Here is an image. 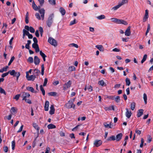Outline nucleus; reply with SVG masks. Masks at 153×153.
<instances>
[{
	"label": "nucleus",
	"mask_w": 153,
	"mask_h": 153,
	"mask_svg": "<svg viewBox=\"0 0 153 153\" xmlns=\"http://www.w3.org/2000/svg\"><path fill=\"white\" fill-rule=\"evenodd\" d=\"M128 2V0H122V2L119 4L121 6H122L124 4L127 3Z\"/></svg>",
	"instance_id": "42"
},
{
	"label": "nucleus",
	"mask_w": 153,
	"mask_h": 153,
	"mask_svg": "<svg viewBox=\"0 0 153 153\" xmlns=\"http://www.w3.org/2000/svg\"><path fill=\"white\" fill-rule=\"evenodd\" d=\"M39 2L40 5L41 6H42L44 3L45 1L44 0H38Z\"/></svg>",
	"instance_id": "54"
},
{
	"label": "nucleus",
	"mask_w": 153,
	"mask_h": 153,
	"mask_svg": "<svg viewBox=\"0 0 153 153\" xmlns=\"http://www.w3.org/2000/svg\"><path fill=\"white\" fill-rule=\"evenodd\" d=\"M72 84V82L71 81H69L65 83L64 85L63 89L65 90V89L69 88Z\"/></svg>",
	"instance_id": "6"
},
{
	"label": "nucleus",
	"mask_w": 153,
	"mask_h": 153,
	"mask_svg": "<svg viewBox=\"0 0 153 153\" xmlns=\"http://www.w3.org/2000/svg\"><path fill=\"white\" fill-rule=\"evenodd\" d=\"M147 57V55L146 54H145L143 56V58L141 61V63H143L146 60Z\"/></svg>",
	"instance_id": "31"
},
{
	"label": "nucleus",
	"mask_w": 153,
	"mask_h": 153,
	"mask_svg": "<svg viewBox=\"0 0 153 153\" xmlns=\"http://www.w3.org/2000/svg\"><path fill=\"white\" fill-rule=\"evenodd\" d=\"M15 73V70H12V71H9L8 72L4 73L6 76H7L9 74H10V75L12 76L14 75V73Z\"/></svg>",
	"instance_id": "21"
},
{
	"label": "nucleus",
	"mask_w": 153,
	"mask_h": 153,
	"mask_svg": "<svg viewBox=\"0 0 153 153\" xmlns=\"http://www.w3.org/2000/svg\"><path fill=\"white\" fill-rule=\"evenodd\" d=\"M20 75V74L19 72H16L15 71V73H14V75H13V76H16V81H18V80L19 78Z\"/></svg>",
	"instance_id": "17"
},
{
	"label": "nucleus",
	"mask_w": 153,
	"mask_h": 153,
	"mask_svg": "<svg viewBox=\"0 0 153 153\" xmlns=\"http://www.w3.org/2000/svg\"><path fill=\"white\" fill-rule=\"evenodd\" d=\"M20 95L19 94H18L16 95L14 97V99H16V100H17L19 99V98L20 97Z\"/></svg>",
	"instance_id": "56"
},
{
	"label": "nucleus",
	"mask_w": 153,
	"mask_h": 153,
	"mask_svg": "<svg viewBox=\"0 0 153 153\" xmlns=\"http://www.w3.org/2000/svg\"><path fill=\"white\" fill-rule=\"evenodd\" d=\"M30 95L27 93L24 92L23 93V94L22 95V97L23 98L22 100H25L26 99L27 97H30Z\"/></svg>",
	"instance_id": "10"
},
{
	"label": "nucleus",
	"mask_w": 153,
	"mask_h": 153,
	"mask_svg": "<svg viewBox=\"0 0 153 153\" xmlns=\"http://www.w3.org/2000/svg\"><path fill=\"white\" fill-rule=\"evenodd\" d=\"M35 16L36 18L38 20H39L41 19V18L40 15L38 13H36L35 14Z\"/></svg>",
	"instance_id": "53"
},
{
	"label": "nucleus",
	"mask_w": 153,
	"mask_h": 153,
	"mask_svg": "<svg viewBox=\"0 0 153 153\" xmlns=\"http://www.w3.org/2000/svg\"><path fill=\"white\" fill-rule=\"evenodd\" d=\"M121 6V5L119 3L118 5L112 8L111 10H116L118 9L119 7H120Z\"/></svg>",
	"instance_id": "29"
},
{
	"label": "nucleus",
	"mask_w": 153,
	"mask_h": 153,
	"mask_svg": "<svg viewBox=\"0 0 153 153\" xmlns=\"http://www.w3.org/2000/svg\"><path fill=\"white\" fill-rule=\"evenodd\" d=\"M49 96H56L57 93L55 92H51L48 93Z\"/></svg>",
	"instance_id": "30"
},
{
	"label": "nucleus",
	"mask_w": 153,
	"mask_h": 153,
	"mask_svg": "<svg viewBox=\"0 0 153 153\" xmlns=\"http://www.w3.org/2000/svg\"><path fill=\"white\" fill-rule=\"evenodd\" d=\"M125 80L126 85L128 86L131 83L129 79H128V78H126V79Z\"/></svg>",
	"instance_id": "32"
},
{
	"label": "nucleus",
	"mask_w": 153,
	"mask_h": 153,
	"mask_svg": "<svg viewBox=\"0 0 153 153\" xmlns=\"http://www.w3.org/2000/svg\"><path fill=\"white\" fill-rule=\"evenodd\" d=\"M37 5L35 4L34 1H33L32 3V7L34 9V10L36 11L37 10Z\"/></svg>",
	"instance_id": "28"
},
{
	"label": "nucleus",
	"mask_w": 153,
	"mask_h": 153,
	"mask_svg": "<svg viewBox=\"0 0 153 153\" xmlns=\"http://www.w3.org/2000/svg\"><path fill=\"white\" fill-rule=\"evenodd\" d=\"M76 20L74 19L73 21H71L70 23V25H73L76 23Z\"/></svg>",
	"instance_id": "60"
},
{
	"label": "nucleus",
	"mask_w": 153,
	"mask_h": 153,
	"mask_svg": "<svg viewBox=\"0 0 153 153\" xmlns=\"http://www.w3.org/2000/svg\"><path fill=\"white\" fill-rule=\"evenodd\" d=\"M55 110V108L53 105H51L50 107L49 114L51 115L53 114L54 113Z\"/></svg>",
	"instance_id": "12"
},
{
	"label": "nucleus",
	"mask_w": 153,
	"mask_h": 153,
	"mask_svg": "<svg viewBox=\"0 0 153 153\" xmlns=\"http://www.w3.org/2000/svg\"><path fill=\"white\" fill-rule=\"evenodd\" d=\"M105 18V16L103 15H101L100 16L97 17V18L99 20H101L104 19Z\"/></svg>",
	"instance_id": "36"
},
{
	"label": "nucleus",
	"mask_w": 153,
	"mask_h": 153,
	"mask_svg": "<svg viewBox=\"0 0 153 153\" xmlns=\"http://www.w3.org/2000/svg\"><path fill=\"white\" fill-rule=\"evenodd\" d=\"M23 33H24L25 35H27V36L30 34L28 31H27L25 29H24L23 30Z\"/></svg>",
	"instance_id": "45"
},
{
	"label": "nucleus",
	"mask_w": 153,
	"mask_h": 153,
	"mask_svg": "<svg viewBox=\"0 0 153 153\" xmlns=\"http://www.w3.org/2000/svg\"><path fill=\"white\" fill-rule=\"evenodd\" d=\"M14 59H15V57L14 56H13L12 57H11V58L10 59V60L8 64V66H10L11 65V64L12 62H13V60Z\"/></svg>",
	"instance_id": "47"
},
{
	"label": "nucleus",
	"mask_w": 153,
	"mask_h": 153,
	"mask_svg": "<svg viewBox=\"0 0 153 153\" xmlns=\"http://www.w3.org/2000/svg\"><path fill=\"white\" fill-rule=\"evenodd\" d=\"M116 140V137L112 135L109 137L107 139V141H109L111 140Z\"/></svg>",
	"instance_id": "22"
},
{
	"label": "nucleus",
	"mask_w": 153,
	"mask_h": 153,
	"mask_svg": "<svg viewBox=\"0 0 153 153\" xmlns=\"http://www.w3.org/2000/svg\"><path fill=\"white\" fill-rule=\"evenodd\" d=\"M152 140V138L151 137V136L149 135L148 137V140L147 142L149 143H150Z\"/></svg>",
	"instance_id": "59"
},
{
	"label": "nucleus",
	"mask_w": 153,
	"mask_h": 153,
	"mask_svg": "<svg viewBox=\"0 0 153 153\" xmlns=\"http://www.w3.org/2000/svg\"><path fill=\"white\" fill-rule=\"evenodd\" d=\"M44 65L43 64L41 65V74L42 76L44 74Z\"/></svg>",
	"instance_id": "43"
},
{
	"label": "nucleus",
	"mask_w": 153,
	"mask_h": 153,
	"mask_svg": "<svg viewBox=\"0 0 153 153\" xmlns=\"http://www.w3.org/2000/svg\"><path fill=\"white\" fill-rule=\"evenodd\" d=\"M114 100H115L116 102L118 103L120 102V97L119 96H117L116 97H114Z\"/></svg>",
	"instance_id": "34"
},
{
	"label": "nucleus",
	"mask_w": 153,
	"mask_h": 153,
	"mask_svg": "<svg viewBox=\"0 0 153 153\" xmlns=\"http://www.w3.org/2000/svg\"><path fill=\"white\" fill-rule=\"evenodd\" d=\"M143 109H140L138 111L137 114V116L138 117H141L143 113Z\"/></svg>",
	"instance_id": "16"
},
{
	"label": "nucleus",
	"mask_w": 153,
	"mask_h": 153,
	"mask_svg": "<svg viewBox=\"0 0 153 153\" xmlns=\"http://www.w3.org/2000/svg\"><path fill=\"white\" fill-rule=\"evenodd\" d=\"M0 93L3 94L5 95H6V93L5 90L1 87H0Z\"/></svg>",
	"instance_id": "40"
},
{
	"label": "nucleus",
	"mask_w": 153,
	"mask_h": 153,
	"mask_svg": "<svg viewBox=\"0 0 153 153\" xmlns=\"http://www.w3.org/2000/svg\"><path fill=\"white\" fill-rule=\"evenodd\" d=\"M118 23L119 24H123L125 25H126L128 24L127 22L125 20L122 19H119Z\"/></svg>",
	"instance_id": "19"
},
{
	"label": "nucleus",
	"mask_w": 153,
	"mask_h": 153,
	"mask_svg": "<svg viewBox=\"0 0 153 153\" xmlns=\"http://www.w3.org/2000/svg\"><path fill=\"white\" fill-rule=\"evenodd\" d=\"M3 149L5 152H8V148L7 146H6L3 147Z\"/></svg>",
	"instance_id": "62"
},
{
	"label": "nucleus",
	"mask_w": 153,
	"mask_h": 153,
	"mask_svg": "<svg viewBox=\"0 0 153 153\" xmlns=\"http://www.w3.org/2000/svg\"><path fill=\"white\" fill-rule=\"evenodd\" d=\"M59 11L61 13L62 16L64 15L66 13V11L65 9L62 7H61L59 8Z\"/></svg>",
	"instance_id": "18"
},
{
	"label": "nucleus",
	"mask_w": 153,
	"mask_h": 153,
	"mask_svg": "<svg viewBox=\"0 0 153 153\" xmlns=\"http://www.w3.org/2000/svg\"><path fill=\"white\" fill-rule=\"evenodd\" d=\"M32 47L33 48L35 49L38 47L39 46L37 43H33L32 45Z\"/></svg>",
	"instance_id": "51"
},
{
	"label": "nucleus",
	"mask_w": 153,
	"mask_h": 153,
	"mask_svg": "<svg viewBox=\"0 0 153 153\" xmlns=\"http://www.w3.org/2000/svg\"><path fill=\"white\" fill-rule=\"evenodd\" d=\"M136 103L134 102H131V110H133L135 108Z\"/></svg>",
	"instance_id": "26"
},
{
	"label": "nucleus",
	"mask_w": 153,
	"mask_h": 153,
	"mask_svg": "<svg viewBox=\"0 0 153 153\" xmlns=\"http://www.w3.org/2000/svg\"><path fill=\"white\" fill-rule=\"evenodd\" d=\"M49 104V102L47 100L46 101L44 107L45 110V111H48V110Z\"/></svg>",
	"instance_id": "15"
},
{
	"label": "nucleus",
	"mask_w": 153,
	"mask_h": 153,
	"mask_svg": "<svg viewBox=\"0 0 153 153\" xmlns=\"http://www.w3.org/2000/svg\"><path fill=\"white\" fill-rule=\"evenodd\" d=\"M15 140H13L12 142V149L13 150L15 149Z\"/></svg>",
	"instance_id": "49"
},
{
	"label": "nucleus",
	"mask_w": 153,
	"mask_h": 153,
	"mask_svg": "<svg viewBox=\"0 0 153 153\" xmlns=\"http://www.w3.org/2000/svg\"><path fill=\"white\" fill-rule=\"evenodd\" d=\"M149 16L144 15L143 18V22H146L148 19Z\"/></svg>",
	"instance_id": "57"
},
{
	"label": "nucleus",
	"mask_w": 153,
	"mask_h": 153,
	"mask_svg": "<svg viewBox=\"0 0 153 153\" xmlns=\"http://www.w3.org/2000/svg\"><path fill=\"white\" fill-rule=\"evenodd\" d=\"M49 3L52 5H55L56 4L55 0H48Z\"/></svg>",
	"instance_id": "37"
},
{
	"label": "nucleus",
	"mask_w": 153,
	"mask_h": 153,
	"mask_svg": "<svg viewBox=\"0 0 153 153\" xmlns=\"http://www.w3.org/2000/svg\"><path fill=\"white\" fill-rule=\"evenodd\" d=\"M123 134L122 133H120L116 136V140L117 141H120L122 139Z\"/></svg>",
	"instance_id": "14"
},
{
	"label": "nucleus",
	"mask_w": 153,
	"mask_h": 153,
	"mask_svg": "<svg viewBox=\"0 0 153 153\" xmlns=\"http://www.w3.org/2000/svg\"><path fill=\"white\" fill-rule=\"evenodd\" d=\"M40 90H41V91L42 93V94L43 95H45V90H44V89L42 86V85H40Z\"/></svg>",
	"instance_id": "35"
},
{
	"label": "nucleus",
	"mask_w": 153,
	"mask_h": 153,
	"mask_svg": "<svg viewBox=\"0 0 153 153\" xmlns=\"http://www.w3.org/2000/svg\"><path fill=\"white\" fill-rule=\"evenodd\" d=\"M126 117H127V118H129L131 115L132 113L131 111H129L128 108H126Z\"/></svg>",
	"instance_id": "9"
},
{
	"label": "nucleus",
	"mask_w": 153,
	"mask_h": 153,
	"mask_svg": "<svg viewBox=\"0 0 153 153\" xmlns=\"http://www.w3.org/2000/svg\"><path fill=\"white\" fill-rule=\"evenodd\" d=\"M143 99L144 101V102L145 104H147V97L146 94L145 93L143 94Z\"/></svg>",
	"instance_id": "41"
},
{
	"label": "nucleus",
	"mask_w": 153,
	"mask_h": 153,
	"mask_svg": "<svg viewBox=\"0 0 153 153\" xmlns=\"http://www.w3.org/2000/svg\"><path fill=\"white\" fill-rule=\"evenodd\" d=\"M75 70V68L73 66H70L68 68V70L70 71H74Z\"/></svg>",
	"instance_id": "38"
},
{
	"label": "nucleus",
	"mask_w": 153,
	"mask_h": 153,
	"mask_svg": "<svg viewBox=\"0 0 153 153\" xmlns=\"http://www.w3.org/2000/svg\"><path fill=\"white\" fill-rule=\"evenodd\" d=\"M34 63L36 65H38L40 62V59L37 56H35L34 59Z\"/></svg>",
	"instance_id": "11"
},
{
	"label": "nucleus",
	"mask_w": 153,
	"mask_h": 153,
	"mask_svg": "<svg viewBox=\"0 0 153 153\" xmlns=\"http://www.w3.org/2000/svg\"><path fill=\"white\" fill-rule=\"evenodd\" d=\"M17 109L16 108H15V107H12L11 109V112H16Z\"/></svg>",
	"instance_id": "50"
},
{
	"label": "nucleus",
	"mask_w": 153,
	"mask_h": 153,
	"mask_svg": "<svg viewBox=\"0 0 153 153\" xmlns=\"http://www.w3.org/2000/svg\"><path fill=\"white\" fill-rule=\"evenodd\" d=\"M29 30L31 33H34L35 31L34 28L33 27L31 26L30 27Z\"/></svg>",
	"instance_id": "48"
},
{
	"label": "nucleus",
	"mask_w": 153,
	"mask_h": 153,
	"mask_svg": "<svg viewBox=\"0 0 153 153\" xmlns=\"http://www.w3.org/2000/svg\"><path fill=\"white\" fill-rule=\"evenodd\" d=\"M111 21L113 22H114L115 23H117L118 24V23L119 21V19H117L116 18H112L111 19Z\"/></svg>",
	"instance_id": "39"
},
{
	"label": "nucleus",
	"mask_w": 153,
	"mask_h": 153,
	"mask_svg": "<svg viewBox=\"0 0 153 153\" xmlns=\"http://www.w3.org/2000/svg\"><path fill=\"white\" fill-rule=\"evenodd\" d=\"M26 89L33 93H36L37 92L36 91H35L34 88L32 87H27Z\"/></svg>",
	"instance_id": "20"
},
{
	"label": "nucleus",
	"mask_w": 153,
	"mask_h": 153,
	"mask_svg": "<svg viewBox=\"0 0 153 153\" xmlns=\"http://www.w3.org/2000/svg\"><path fill=\"white\" fill-rule=\"evenodd\" d=\"M107 98L109 99H111L112 100H114V96H107Z\"/></svg>",
	"instance_id": "63"
},
{
	"label": "nucleus",
	"mask_w": 153,
	"mask_h": 153,
	"mask_svg": "<svg viewBox=\"0 0 153 153\" xmlns=\"http://www.w3.org/2000/svg\"><path fill=\"white\" fill-rule=\"evenodd\" d=\"M54 14L53 13L50 14L46 21L47 25L49 27H51L53 22V19L54 17Z\"/></svg>",
	"instance_id": "1"
},
{
	"label": "nucleus",
	"mask_w": 153,
	"mask_h": 153,
	"mask_svg": "<svg viewBox=\"0 0 153 153\" xmlns=\"http://www.w3.org/2000/svg\"><path fill=\"white\" fill-rule=\"evenodd\" d=\"M104 126L107 128H111L112 127L111 126V124H107V123H104Z\"/></svg>",
	"instance_id": "44"
},
{
	"label": "nucleus",
	"mask_w": 153,
	"mask_h": 153,
	"mask_svg": "<svg viewBox=\"0 0 153 153\" xmlns=\"http://www.w3.org/2000/svg\"><path fill=\"white\" fill-rule=\"evenodd\" d=\"M23 126H24L23 125L21 126L20 127V128H19V129L17 131V132L18 133H19V132H21L22 130Z\"/></svg>",
	"instance_id": "64"
},
{
	"label": "nucleus",
	"mask_w": 153,
	"mask_h": 153,
	"mask_svg": "<svg viewBox=\"0 0 153 153\" xmlns=\"http://www.w3.org/2000/svg\"><path fill=\"white\" fill-rule=\"evenodd\" d=\"M27 62L32 63L33 62V59L32 57H29L27 59Z\"/></svg>",
	"instance_id": "46"
},
{
	"label": "nucleus",
	"mask_w": 153,
	"mask_h": 153,
	"mask_svg": "<svg viewBox=\"0 0 153 153\" xmlns=\"http://www.w3.org/2000/svg\"><path fill=\"white\" fill-rule=\"evenodd\" d=\"M48 42L52 45L56 47L57 45V42L53 38L50 37L48 40Z\"/></svg>",
	"instance_id": "2"
},
{
	"label": "nucleus",
	"mask_w": 153,
	"mask_h": 153,
	"mask_svg": "<svg viewBox=\"0 0 153 153\" xmlns=\"http://www.w3.org/2000/svg\"><path fill=\"white\" fill-rule=\"evenodd\" d=\"M33 125L34 128L36 129L38 131L39 128L38 125L36 123H33Z\"/></svg>",
	"instance_id": "33"
},
{
	"label": "nucleus",
	"mask_w": 153,
	"mask_h": 153,
	"mask_svg": "<svg viewBox=\"0 0 153 153\" xmlns=\"http://www.w3.org/2000/svg\"><path fill=\"white\" fill-rule=\"evenodd\" d=\"M39 12L41 14V16L42 18V20H43L45 14V10L44 8H42L39 10Z\"/></svg>",
	"instance_id": "7"
},
{
	"label": "nucleus",
	"mask_w": 153,
	"mask_h": 153,
	"mask_svg": "<svg viewBox=\"0 0 153 153\" xmlns=\"http://www.w3.org/2000/svg\"><path fill=\"white\" fill-rule=\"evenodd\" d=\"M144 142V139L143 138H141V143L140 145V147L141 148H142L143 146V143Z\"/></svg>",
	"instance_id": "52"
},
{
	"label": "nucleus",
	"mask_w": 153,
	"mask_h": 153,
	"mask_svg": "<svg viewBox=\"0 0 153 153\" xmlns=\"http://www.w3.org/2000/svg\"><path fill=\"white\" fill-rule=\"evenodd\" d=\"M98 84L99 85L102 86H103V85L106 86V84L104 82L103 80L99 81L98 82Z\"/></svg>",
	"instance_id": "25"
},
{
	"label": "nucleus",
	"mask_w": 153,
	"mask_h": 153,
	"mask_svg": "<svg viewBox=\"0 0 153 153\" xmlns=\"http://www.w3.org/2000/svg\"><path fill=\"white\" fill-rule=\"evenodd\" d=\"M48 79L47 78H45L44 79V81L43 85L44 86H45L46 85Z\"/></svg>",
	"instance_id": "58"
},
{
	"label": "nucleus",
	"mask_w": 153,
	"mask_h": 153,
	"mask_svg": "<svg viewBox=\"0 0 153 153\" xmlns=\"http://www.w3.org/2000/svg\"><path fill=\"white\" fill-rule=\"evenodd\" d=\"M102 143V141L101 140H96L94 142V144L96 147L100 146Z\"/></svg>",
	"instance_id": "5"
},
{
	"label": "nucleus",
	"mask_w": 153,
	"mask_h": 153,
	"mask_svg": "<svg viewBox=\"0 0 153 153\" xmlns=\"http://www.w3.org/2000/svg\"><path fill=\"white\" fill-rule=\"evenodd\" d=\"M8 68V67L7 66H6L5 67L3 68L2 69L0 70V72L3 73L4 71H6Z\"/></svg>",
	"instance_id": "27"
},
{
	"label": "nucleus",
	"mask_w": 153,
	"mask_h": 153,
	"mask_svg": "<svg viewBox=\"0 0 153 153\" xmlns=\"http://www.w3.org/2000/svg\"><path fill=\"white\" fill-rule=\"evenodd\" d=\"M47 127L49 129L55 128H56V126L52 124H49Z\"/></svg>",
	"instance_id": "24"
},
{
	"label": "nucleus",
	"mask_w": 153,
	"mask_h": 153,
	"mask_svg": "<svg viewBox=\"0 0 153 153\" xmlns=\"http://www.w3.org/2000/svg\"><path fill=\"white\" fill-rule=\"evenodd\" d=\"M26 77L28 81L32 80L33 81L36 78V77L33 75L29 76L27 72H26Z\"/></svg>",
	"instance_id": "3"
},
{
	"label": "nucleus",
	"mask_w": 153,
	"mask_h": 153,
	"mask_svg": "<svg viewBox=\"0 0 153 153\" xmlns=\"http://www.w3.org/2000/svg\"><path fill=\"white\" fill-rule=\"evenodd\" d=\"M96 47L100 51H104V48L102 45H97L96 46Z\"/></svg>",
	"instance_id": "23"
},
{
	"label": "nucleus",
	"mask_w": 153,
	"mask_h": 153,
	"mask_svg": "<svg viewBox=\"0 0 153 153\" xmlns=\"http://www.w3.org/2000/svg\"><path fill=\"white\" fill-rule=\"evenodd\" d=\"M87 89L90 92L91 91L93 90V88L91 85H90L88 87Z\"/></svg>",
	"instance_id": "61"
},
{
	"label": "nucleus",
	"mask_w": 153,
	"mask_h": 153,
	"mask_svg": "<svg viewBox=\"0 0 153 153\" xmlns=\"http://www.w3.org/2000/svg\"><path fill=\"white\" fill-rule=\"evenodd\" d=\"M65 106L68 108L69 109L71 108H74L75 105L72 102H69V100L68 102L66 104Z\"/></svg>",
	"instance_id": "4"
},
{
	"label": "nucleus",
	"mask_w": 153,
	"mask_h": 153,
	"mask_svg": "<svg viewBox=\"0 0 153 153\" xmlns=\"http://www.w3.org/2000/svg\"><path fill=\"white\" fill-rule=\"evenodd\" d=\"M40 72L39 70L37 69H34L33 73V75L35 76L36 77L37 76H38L39 75V74H40Z\"/></svg>",
	"instance_id": "13"
},
{
	"label": "nucleus",
	"mask_w": 153,
	"mask_h": 153,
	"mask_svg": "<svg viewBox=\"0 0 153 153\" xmlns=\"http://www.w3.org/2000/svg\"><path fill=\"white\" fill-rule=\"evenodd\" d=\"M130 29L131 27L130 26H129L127 27L125 32V34L126 36H129L130 35L131 33Z\"/></svg>",
	"instance_id": "8"
},
{
	"label": "nucleus",
	"mask_w": 153,
	"mask_h": 153,
	"mask_svg": "<svg viewBox=\"0 0 153 153\" xmlns=\"http://www.w3.org/2000/svg\"><path fill=\"white\" fill-rule=\"evenodd\" d=\"M40 54L42 58L43 57H46V56L45 54L43 53L41 51H40Z\"/></svg>",
	"instance_id": "55"
}]
</instances>
